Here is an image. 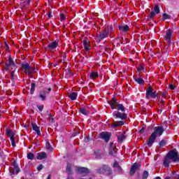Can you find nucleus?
Here are the masks:
<instances>
[{
	"label": "nucleus",
	"mask_w": 179,
	"mask_h": 179,
	"mask_svg": "<svg viewBox=\"0 0 179 179\" xmlns=\"http://www.w3.org/2000/svg\"><path fill=\"white\" fill-rule=\"evenodd\" d=\"M179 162L178 151L177 149L171 150L164 159V166L170 167V163H177Z\"/></svg>",
	"instance_id": "nucleus-1"
},
{
	"label": "nucleus",
	"mask_w": 179,
	"mask_h": 179,
	"mask_svg": "<svg viewBox=\"0 0 179 179\" xmlns=\"http://www.w3.org/2000/svg\"><path fill=\"white\" fill-rule=\"evenodd\" d=\"M164 134V127L157 126L154 127V131L151 134L147 141V145L149 148L153 146V143L156 141L157 136L160 137Z\"/></svg>",
	"instance_id": "nucleus-2"
},
{
	"label": "nucleus",
	"mask_w": 179,
	"mask_h": 179,
	"mask_svg": "<svg viewBox=\"0 0 179 179\" xmlns=\"http://www.w3.org/2000/svg\"><path fill=\"white\" fill-rule=\"evenodd\" d=\"M115 110H117V111L113 113V117L116 118V120L119 118V120H125L128 118V115L125 113V106L124 105L117 103Z\"/></svg>",
	"instance_id": "nucleus-3"
},
{
	"label": "nucleus",
	"mask_w": 179,
	"mask_h": 179,
	"mask_svg": "<svg viewBox=\"0 0 179 179\" xmlns=\"http://www.w3.org/2000/svg\"><path fill=\"white\" fill-rule=\"evenodd\" d=\"M145 97H147V99L151 97V99H156V100H157V99H159V93L156 91H153V87L150 85L146 90Z\"/></svg>",
	"instance_id": "nucleus-4"
},
{
	"label": "nucleus",
	"mask_w": 179,
	"mask_h": 179,
	"mask_svg": "<svg viewBox=\"0 0 179 179\" xmlns=\"http://www.w3.org/2000/svg\"><path fill=\"white\" fill-rule=\"evenodd\" d=\"M98 174H103L106 173V176H113V169L108 165L103 164L101 168L97 170Z\"/></svg>",
	"instance_id": "nucleus-5"
},
{
	"label": "nucleus",
	"mask_w": 179,
	"mask_h": 179,
	"mask_svg": "<svg viewBox=\"0 0 179 179\" xmlns=\"http://www.w3.org/2000/svg\"><path fill=\"white\" fill-rule=\"evenodd\" d=\"M51 87L49 88H43L42 91L39 92V96L38 97L41 99L42 101H45L47 100V96L51 93Z\"/></svg>",
	"instance_id": "nucleus-6"
},
{
	"label": "nucleus",
	"mask_w": 179,
	"mask_h": 179,
	"mask_svg": "<svg viewBox=\"0 0 179 179\" xmlns=\"http://www.w3.org/2000/svg\"><path fill=\"white\" fill-rule=\"evenodd\" d=\"M6 134L7 136L10 138L13 148H16V143H15V132H13L10 129L8 128L6 129Z\"/></svg>",
	"instance_id": "nucleus-7"
},
{
	"label": "nucleus",
	"mask_w": 179,
	"mask_h": 179,
	"mask_svg": "<svg viewBox=\"0 0 179 179\" xmlns=\"http://www.w3.org/2000/svg\"><path fill=\"white\" fill-rule=\"evenodd\" d=\"M13 168L9 169L10 175L15 176V174H19V173H20V168H19V166L16 164V161H13Z\"/></svg>",
	"instance_id": "nucleus-8"
},
{
	"label": "nucleus",
	"mask_w": 179,
	"mask_h": 179,
	"mask_svg": "<svg viewBox=\"0 0 179 179\" xmlns=\"http://www.w3.org/2000/svg\"><path fill=\"white\" fill-rule=\"evenodd\" d=\"M111 132L102 131L99 134V138L103 139L106 143L111 139Z\"/></svg>",
	"instance_id": "nucleus-9"
},
{
	"label": "nucleus",
	"mask_w": 179,
	"mask_h": 179,
	"mask_svg": "<svg viewBox=\"0 0 179 179\" xmlns=\"http://www.w3.org/2000/svg\"><path fill=\"white\" fill-rule=\"evenodd\" d=\"M174 36V30L173 29H169L166 30V34L164 36V38L166 41H168V44H171V37Z\"/></svg>",
	"instance_id": "nucleus-10"
},
{
	"label": "nucleus",
	"mask_w": 179,
	"mask_h": 179,
	"mask_svg": "<svg viewBox=\"0 0 179 179\" xmlns=\"http://www.w3.org/2000/svg\"><path fill=\"white\" fill-rule=\"evenodd\" d=\"M59 43V41L58 39L52 41L49 45H48L46 50H49L51 52H52V50H55L58 47V44Z\"/></svg>",
	"instance_id": "nucleus-11"
},
{
	"label": "nucleus",
	"mask_w": 179,
	"mask_h": 179,
	"mask_svg": "<svg viewBox=\"0 0 179 179\" xmlns=\"http://www.w3.org/2000/svg\"><path fill=\"white\" fill-rule=\"evenodd\" d=\"M76 171V173H79L80 174H89V173H90L89 169L82 166H77Z\"/></svg>",
	"instance_id": "nucleus-12"
},
{
	"label": "nucleus",
	"mask_w": 179,
	"mask_h": 179,
	"mask_svg": "<svg viewBox=\"0 0 179 179\" xmlns=\"http://www.w3.org/2000/svg\"><path fill=\"white\" fill-rule=\"evenodd\" d=\"M139 166L141 165H139L138 162H136L131 165V167L130 169V172H129L130 176H134V174L136 173V171L138 170V169H139Z\"/></svg>",
	"instance_id": "nucleus-13"
},
{
	"label": "nucleus",
	"mask_w": 179,
	"mask_h": 179,
	"mask_svg": "<svg viewBox=\"0 0 179 179\" xmlns=\"http://www.w3.org/2000/svg\"><path fill=\"white\" fill-rule=\"evenodd\" d=\"M123 125H125V122L124 120H121L120 121H113V124H112V128H120V127H122Z\"/></svg>",
	"instance_id": "nucleus-14"
},
{
	"label": "nucleus",
	"mask_w": 179,
	"mask_h": 179,
	"mask_svg": "<svg viewBox=\"0 0 179 179\" xmlns=\"http://www.w3.org/2000/svg\"><path fill=\"white\" fill-rule=\"evenodd\" d=\"M110 34L104 29L103 31H101L99 32V40L98 41V43H100L101 41V40L104 39V38H107V37H108V35Z\"/></svg>",
	"instance_id": "nucleus-15"
},
{
	"label": "nucleus",
	"mask_w": 179,
	"mask_h": 179,
	"mask_svg": "<svg viewBox=\"0 0 179 179\" xmlns=\"http://www.w3.org/2000/svg\"><path fill=\"white\" fill-rule=\"evenodd\" d=\"M108 104L110 106L111 110H115V106L118 104V102H117V98L115 96H113L108 102Z\"/></svg>",
	"instance_id": "nucleus-16"
},
{
	"label": "nucleus",
	"mask_w": 179,
	"mask_h": 179,
	"mask_svg": "<svg viewBox=\"0 0 179 179\" xmlns=\"http://www.w3.org/2000/svg\"><path fill=\"white\" fill-rule=\"evenodd\" d=\"M6 64H7L8 66H12V69H15V71L17 69V66H16V64H15V60L12 59V56L10 55L8 57V63Z\"/></svg>",
	"instance_id": "nucleus-17"
},
{
	"label": "nucleus",
	"mask_w": 179,
	"mask_h": 179,
	"mask_svg": "<svg viewBox=\"0 0 179 179\" xmlns=\"http://www.w3.org/2000/svg\"><path fill=\"white\" fill-rule=\"evenodd\" d=\"M83 43L85 51H90V41H89V38H85Z\"/></svg>",
	"instance_id": "nucleus-18"
},
{
	"label": "nucleus",
	"mask_w": 179,
	"mask_h": 179,
	"mask_svg": "<svg viewBox=\"0 0 179 179\" xmlns=\"http://www.w3.org/2000/svg\"><path fill=\"white\" fill-rule=\"evenodd\" d=\"M31 125L32 127L33 131H35L36 133V135L38 136H40L41 135V131H40V127L38 126H37V124L36 123H31Z\"/></svg>",
	"instance_id": "nucleus-19"
},
{
	"label": "nucleus",
	"mask_w": 179,
	"mask_h": 179,
	"mask_svg": "<svg viewBox=\"0 0 179 179\" xmlns=\"http://www.w3.org/2000/svg\"><path fill=\"white\" fill-rule=\"evenodd\" d=\"M37 160H43V159H47V152H38L36 155Z\"/></svg>",
	"instance_id": "nucleus-20"
},
{
	"label": "nucleus",
	"mask_w": 179,
	"mask_h": 179,
	"mask_svg": "<svg viewBox=\"0 0 179 179\" xmlns=\"http://www.w3.org/2000/svg\"><path fill=\"white\" fill-rule=\"evenodd\" d=\"M21 66L28 75H31V71H30V64L29 63L22 64Z\"/></svg>",
	"instance_id": "nucleus-21"
},
{
	"label": "nucleus",
	"mask_w": 179,
	"mask_h": 179,
	"mask_svg": "<svg viewBox=\"0 0 179 179\" xmlns=\"http://www.w3.org/2000/svg\"><path fill=\"white\" fill-rule=\"evenodd\" d=\"M105 29L110 34V33H114L115 28L113 24H107L105 25Z\"/></svg>",
	"instance_id": "nucleus-22"
},
{
	"label": "nucleus",
	"mask_w": 179,
	"mask_h": 179,
	"mask_svg": "<svg viewBox=\"0 0 179 179\" xmlns=\"http://www.w3.org/2000/svg\"><path fill=\"white\" fill-rule=\"evenodd\" d=\"M117 142L119 143H123L124 140L127 138V136H125V131H124L123 134L121 135H117Z\"/></svg>",
	"instance_id": "nucleus-23"
},
{
	"label": "nucleus",
	"mask_w": 179,
	"mask_h": 179,
	"mask_svg": "<svg viewBox=\"0 0 179 179\" xmlns=\"http://www.w3.org/2000/svg\"><path fill=\"white\" fill-rule=\"evenodd\" d=\"M119 30H120V31H122V33H127V31H129V27L127 24L120 25Z\"/></svg>",
	"instance_id": "nucleus-24"
},
{
	"label": "nucleus",
	"mask_w": 179,
	"mask_h": 179,
	"mask_svg": "<svg viewBox=\"0 0 179 179\" xmlns=\"http://www.w3.org/2000/svg\"><path fill=\"white\" fill-rule=\"evenodd\" d=\"M94 156L96 159H101V150H96L94 151Z\"/></svg>",
	"instance_id": "nucleus-25"
},
{
	"label": "nucleus",
	"mask_w": 179,
	"mask_h": 179,
	"mask_svg": "<svg viewBox=\"0 0 179 179\" xmlns=\"http://www.w3.org/2000/svg\"><path fill=\"white\" fill-rule=\"evenodd\" d=\"M20 5L22 8H27L30 5V1H21Z\"/></svg>",
	"instance_id": "nucleus-26"
},
{
	"label": "nucleus",
	"mask_w": 179,
	"mask_h": 179,
	"mask_svg": "<svg viewBox=\"0 0 179 179\" xmlns=\"http://www.w3.org/2000/svg\"><path fill=\"white\" fill-rule=\"evenodd\" d=\"M134 80L136 83H138V85H141L142 86L145 85V80H143V78H134Z\"/></svg>",
	"instance_id": "nucleus-27"
},
{
	"label": "nucleus",
	"mask_w": 179,
	"mask_h": 179,
	"mask_svg": "<svg viewBox=\"0 0 179 179\" xmlns=\"http://www.w3.org/2000/svg\"><path fill=\"white\" fill-rule=\"evenodd\" d=\"M66 173H68L69 176H71V174H72V165L69 163L67 164V166L66 167Z\"/></svg>",
	"instance_id": "nucleus-28"
},
{
	"label": "nucleus",
	"mask_w": 179,
	"mask_h": 179,
	"mask_svg": "<svg viewBox=\"0 0 179 179\" xmlns=\"http://www.w3.org/2000/svg\"><path fill=\"white\" fill-rule=\"evenodd\" d=\"M69 97L71 99V100L75 101L76 99H78V92H71Z\"/></svg>",
	"instance_id": "nucleus-29"
},
{
	"label": "nucleus",
	"mask_w": 179,
	"mask_h": 179,
	"mask_svg": "<svg viewBox=\"0 0 179 179\" xmlns=\"http://www.w3.org/2000/svg\"><path fill=\"white\" fill-rule=\"evenodd\" d=\"M96 78H99V73L98 72L92 71L90 73V79H96Z\"/></svg>",
	"instance_id": "nucleus-30"
},
{
	"label": "nucleus",
	"mask_w": 179,
	"mask_h": 179,
	"mask_svg": "<svg viewBox=\"0 0 179 179\" xmlns=\"http://www.w3.org/2000/svg\"><path fill=\"white\" fill-rule=\"evenodd\" d=\"M35 90H36V83H31L30 94H34Z\"/></svg>",
	"instance_id": "nucleus-31"
},
{
	"label": "nucleus",
	"mask_w": 179,
	"mask_h": 179,
	"mask_svg": "<svg viewBox=\"0 0 179 179\" xmlns=\"http://www.w3.org/2000/svg\"><path fill=\"white\" fill-rule=\"evenodd\" d=\"M108 155H109V156H113V157H117V154H115V150L114 148H110L109 150Z\"/></svg>",
	"instance_id": "nucleus-32"
},
{
	"label": "nucleus",
	"mask_w": 179,
	"mask_h": 179,
	"mask_svg": "<svg viewBox=\"0 0 179 179\" xmlns=\"http://www.w3.org/2000/svg\"><path fill=\"white\" fill-rule=\"evenodd\" d=\"M27 157L29 160H34V159L36 158V156L34 155V154L33 152H29L27 154Z\"/></svg>",
	"instance_id": "nucleus-33"
},
{
	"label": "nucleus",
	"mask_w": 179,
	"mask_h": 179,
	"mask_svg": "<svg viewBox=\"0 0 179 179\" xmlns=\"http://www.w3.org/2000/svg\"><path fill=\"white\" fill-rule=\"evenodd\" d=\"M13 69V71H12L10 73V78H11L12 82H15V80H16V76H15V72H16V70H15V69Z\"/></svg>",
	"instance_id": "nucleus-34"
},
{
	"label": "nucleus",
	"mask_w": 179,
	"mask_h": 179,
	"mask_svg": "<svg viewBox=\"0 0 179 179\" xmlns=\"http://www.w3.org/2000/svg\"><path fill=\"white\" fill-rule=\"evenodd\" d=\"M80 113L83 114V115H87V114H89L87 110L83 107L80 108Z\"/></svg>",
	"instance_id": "nucleus-35"
},
{
	"label": "nucleus",
	"mask_w": 179,
	"mask_h": 179,
	"mask_svg": "<svg viewBox=\"0 0 179 179\" xmlns=\"http://www.w3.org/2000/svg\"><path fill=\"white\" fill-rule=\"evenodd\" d=\"M154 11L157 15H159V13H160V7H159V5L157 4L155 5Z\"/></svg>",
	"instance_id": "nucleus-36"
},
{
	"label": "nucleus",
	"mask_w": 179,
	"mask_h": 179,
	"mask_svg": "<svg viewBox=\"0 0 179 179\" xmlns=\"http://www.w3.org/2000/svg\"><path fill=\"white\" fill-rule=\"evenodd\" d=\"M167 19H171V15H170L167 13H164L162 20H167Z\"/></svg>",
	"instance_id": "nucleus-37"
},
{
	"label": "nucleus",
	"mask_w": 179,
	"mask_h": 179,
	"mask_svg": "<svg viewBox=\"0 0 179 179\" xmlns=\"http://www.w3.org/2000/svg\"><path fill=\"white\" fill-rule=\"evenodd\" d=\"M45 146L48 150H50V152H52V147L51 146V144H50L49 141L46 142Z\"/></svg>",
	"instance_id": "nucleus-38"
},
{
	"label": "nucleus",
	"mask_w": 179,
	"mask_h": 179,
	"mask_svg": "<svg viewBox=\"0 0 179 179\" xmlns=\"http://www.w3.org/2000/svg\"><path fill=\"white\" fill-rule=\"evenodd\" d=\"M159 145L160 148H163V146H166V145H167V141L166 140H162L159 141Z\"/></svg>",
	"instance_id": "nucleus-39"
},
{
	"label": "nucleus",
	"mask_w": 179,
	"mask_h": 179,
	"mask_svg": "<svg viewBox=\"0 0 179 179\" xmlns=\"http://www.w3.org/2000/svg\"><path fill=\"white\" fill-rule=\"evenodd\" d=\"M156 15H157L155 11H151L150 14L148 16V19H150L152 20V19H153L154 16H156Z\"/></svg>",
	"instance_id": "nucleus-40"
},
{
	"label": "nucleus",
	"mask_w": 179,
	"mask_h": 179,
	"mask_svg": "<svg viewBox=\"0 0 179 179\" xmlns=\"http://www.w3.org/2000/svg\"><path fill=\"white\" fill-rule=\"evenodd\" d=\"M148 177H149V172L148 171H145L143 173L142 178L143 179H147Z\"/></svg>",
	"instance_id": "nucleus-41"
},
{
	"label": "nucleus",
	"mask_w": 179,
	"mask_h": 179,
	"mask_svg": "<svg viewBox=\"0 0 179 179\" xmlns=\"http://www.w3.org/2000/svg\"><path fill=\"white\" fill-rule=\"evenodd\" d=\"M65 19H66V17H65V15L64 13H61L60 14V20H61V22H63V20H65Z\"/></svg>",
	"instance_id": "nucleus-42"
},
{
	"label": "nucleus",
	"mask_w": 179,
	"mask_h": 179,
	"mask_svg": "<svg viewBox=\"0 0 179 179\" xmlns=\"http://www.w3.org/2000/svg\"><path fill=\"white\" fill-rule=\"evenodd\" d=\"M36 107L39 111H43V110H44V105H41V106L37 105Z\"/></svg>",
	"instance_id": "nucleus-43"
},
{
	"label": "nucleus",
	"mask_w": 179,
	"mask_h": 179,
	"mask_svg": "<svg viewBox=\"0 0 179 179\" xmlns=\"http://www.w3.org/2000/svg\"><path fill=\"white\" fill-rule=\"evenodd\" d=\"M43 168H44V166L43 164H39L37 167V170L38 171H41V170H43Z\"/></svg>",
	"instance_id": "nucleus-44"
},
{
	"label": "nucleus",
	"mask_w": 179,
	"mask_h": 179,
	"mask_svg": "<svg viewBox=\"0 0 179 179\" xmlns=\"http://www.w3.org/2000/svg\"><path fill=\"white\" fill-rule=\"evenodd\" d=\"M169 89H170L171 90H174V89H176V85L174 84L169 85Z\"/></svg>",
	"instance_id": "nucleus-45"
},
{
	"label": "nucleus",
	"mask_w": 179,
	"mask_h": 179,
	"mask_svg": "<svg viewBox=\"0 0 179 179\" xmlns=\"http://www.w3.org/2000/svg\"><path fill=\"white\" fill-rule=\"evenodd\" d=\"M120 166V164H118V162L115 161L113 164V167H115V168H117L118 166Z\"/></svg>",
	"instance_id": "nucleus-46"
},
{
	"label": "nucleus",
	"mask_w": 179,
	"mask_h": 179,
	"mask_svg": "<svg viewBox=\"0 0 179 179\" xmlns=\"http://www.w3.org/2000/svg\"><path fill=\"white\" fill-rule=\"evenodd\" d=\"M116 169H117L118 173H122V168L121 166L119 165Z\"/></svg>",
	"instance_id": "nucleus-47"
},
{
	"label": "nucleus",
	"mask_w": 179,
	"mask_h": 179,
	"mask_svg": "<svg viewBox=\"0 0 179 179\" xmlns=\"http://www.w3.org/2000/svg\"><path fill=\"white\" fill-rule=\"evenodd\" d=\"M30 72L31 73L36 72V67H30Z\"/></svg>",
	"instance_id": "nucleus-48"
},
{
	"label": "nucleus",
	"mask_w": 179,
	"mask_h": 179,
	"mask_svg": "<svg viewBox=\"0 0 179 179\" xmlns=\"http://www.w3.org/2000/svg\"><path fill=\"white\" fill-rule=\"evenodd\" d=\"M155 179H162V178L159 176H157ZM164 179H171V178L170 176H166Z\"/></svg>",
	"instance_id": "nucleus-49"
},
{
	"label": "nucleus",
	"mask_w": 179,
	"mask_h": 179,
	"mask_svg": "<svg viewBox=\"0 0 179 179\" xmlns=\"http://www.w3.org/2000/svg\"><path fill=\"white\" fill-rule=\"evenodd\" d=\"M4 44L6 45V50L7 51H9V50H10L9 45H8V43L6 42H5Z\"/></svg>",
	"instance_id": "nucleus-50"
},
{
	"label": "nucleus",
	"mask_w": 179,
	"mask_h": 179,
	"mask_svg": "<svg viewBox=\"0 0 179 179\" xmlns=\"http://www.w3.org/2000/svg\"><path fill=\"white\" fill-rule=\"evenodd\" d=\"M9 66H8V64L6 63L5 67H4L5 71H9Z\"/></svg>",
	"instance_id": "nucleus-51"
},
{
	"label": "nucleus",
	"mask_w": 179,
	"mask_h": 179,
	"mask_svg": "<svg viewBox=\"0 0 179 179\" xmlns=\"http://www.w3.org/2000/svg\"><path fill=\"white\" fill-rule=\"evenodd\" d=\"M159 59H162L163 62H164V61H166V59H167V58L163 57V56H160V57H159Z\"/></svg>",
	"instance_id": "nucleus-52"
},
{
	"label": "nucleus",
	"mask_w": 179,
	"mask_h": 179,
	"mask_svg": "<svg viewBox=\"0 0 179 179\" xmlns=\"http://www.w3.org/2000/svg\"><path fill=\"white\" fill-rule=\"evenodd\" d=\"M138 72H141L142 71H143V66H141L140 67H138Z\"/></svg>",
	"instance_id": "nucleus-53"
},
{
	"label": "nucleus",
	"mask_w": 179,
	"mask_h": 179,
	"mask_svg": "<svg viewBox=\"0 0 179 179\" xmlns=\"http://www.w3.org/2000/svg\"><path fill=\"white\" fill-rule=\"evenodd\" d=\"M61 58H62L63 61H65L66 59V55H62Z\"/></svg>",
	"instance_id": "nucleus-54"
},
{
	"label": "nucleus",
	"mask_w": 179,
	"mask_h": 179,
	"mask_svg": "<svg viewBox=\"0 0 179 179\" xmlns=\"http://www.w3.org/2000/svg\"><path fill=\"white\" fill-rule=\"evenodd\" d=\"M109 146H110V149L114 148V143H110Z\"/></svg>",
	"instance_id": "nucleus-55"
},
{
	"label": "nucleus",
	"mask_w": 179,
	"mask_h": 179,
	"mask_svg": "<svg viewBox=\"0 0 179 179\" xmlns=\"http://www.w3.org/2000/svg\"><path fill=\"white\" fill-rule=\"evenodd\" d=\"M140 134H143L145 132V127H142V129L139 131Z\"/></svg>",
	"instance_id": "nucleus-56"
},
{
	"label": "nucleus",
	"mask_w": 179,
	"mask_h": 179,
	"mask_svg": "<svg viewBox=\"0 0 179 179\" xmlns=\"http://www.w3.org/2000/svg\"><path fill=\"white\" fill-rule=\"evenodd\" d=\"M85 142H86V143L89 142V137L85 138Z\"/></svg>",
	"instance_id": "nucleus-57"
},
{
	"label": "nucleus",
	"mask_w": 179,
	"mask_h": 179,
	"mask_svg": "<svg viewBox=\"0 0 179 179\" xmlns=\"http://www.w3.org/2000/svg\"><path fill=\"white\" fill-rule=\"evenodd\" d=\"M48 118H52V115H51V113H48Z\"/></svg>",
	"instance_id": "nucleus-58"
},
{
	"label": "nucleus",
	"mask_w": 179,
	"mask_h": 179,
	"mask_svg": "<svg viewBox=\"0 0 179 179\" xmlns=\"http://www.w3.org/2000/svg\"><path fill=\"white\" fill-rule=\"evenodd\" d=\"M48 19L51 17V12H49V13L48 14Z\"/></svg>",
	"instance_id": "nucleus-59"
},
{
	"label": "nucleus",
	"mask_w": 179,
	"mask_h": 179,
	"mask_svg": "<svg viewBox=\"0 0 179 179\" xmlns=\"http://www.w3.org/2000/svg\"><path fill=\"white\" fill-rule=\"evenodd\" d=\"M1 114H2V108L0 107V119L1 118Z\"/></svg>",
	"instance_id": "nucleus-60"
},
{
	"label": "nucleus",
	"mask_w": 179,
	"mask_h": 179,
	"mask_svg": "<svg viewBox=\"0 0 179 179\" xmlns=\"http://www.w3.org/2000/svg\"><path fill=\"white\" fill-rule=\"evenodd\" d=\"M161 103H162L163 106H164V100L161 99Z\"/></svg>",
	"instance_id": "nucleus-61"
},
{
	"label": "nucleus",
	"mask_w": 179,
	"mask_h": 179,
	"mask_svg": "<svg viewBox=\"0 0 179 179\" xmlns=\"http://www.w3.org/2000/svg\"><path fill=\"white\" fill-rule=\"evenodd\" d=\"M67 179H73V178L72 176H69Z\"/></svg>",
	"instance_id": "nucleus-62"
},
{
	"label": "nucleus",
	"mask_w": 179,
	"mask_h": 179,
	"mask_svg": "<svg viewBox=\"0 0 179 179\" xmlns=\"http://www.w3.org/2000/svg\"><path fill=\"white\" fill-rule=\"evenodd\" d=\"M47 179H51V175H48Z\"/></svg>",
	"instance_id": "nucleus-63"
},
{
	"label": "nucleus",
	"mask_w": 179,
	"mask_h": 179,
	"mask_svg": "<svg viewBox=\"0 0 179 179\" xmlns=\"http://www.w3.org/2000/svg\"><path fill=\"white\" fill-rule=\"evenodd\" d=\"M176 179H179V174L176 175Z\"/></svg>",
	"instance_id": "nucleus-64"
}]
</instances>
